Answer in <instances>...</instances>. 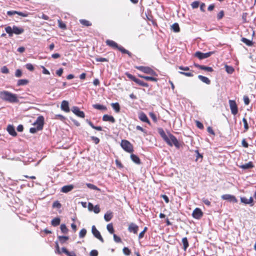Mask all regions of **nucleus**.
<instances>
[{
  "label": "nucleus",
  "instance_id": "nucleus-1",
  "mask_svg": "<svg viewBox=\"0 0 256 256\" xmlns=\"http://www.w3.org/2000/svg\"><path fill=\"white\" fill-rule=\"evenodd\" d=\"M0 98L10 103L18 102L16 94L6 90L0 92Z\"/></svg>",
  "mask_w": 256,
  "mask_h": 256
},
{
  "label": "nucleus",
  "instance_id": "nucleus-2",
  "mask_svg": "<svg viewBox=\"0 0 256 256\" xmlns=\"http://www.w3.org/2000/svg\"><path fill=\"white\" fill-rule=\"evenodd\" d=\"M4 30L10 37L12 36L14 34L16 35L21 34L24 30V28L22 27H18L15 25H14L12 27L10 26H6Z\"/></svg>",
  "mask_w": 256,
  "mask_h": 256
},
{
  "label": "nucleus",
  "instance_id": "nucleus-3",
  "mask_svg": "<svg viewBox=\"0 0 256 256\" xmlns=\"http://www.w3.org/2000/svg\"><path fill=\"white\" fill-rule=\"evenodd\" d=\"M106 42L108 46L118 50L122 54H128V56L130 57L132 56V54L128 50H126L122 46H118V44L116 42H114L112 40H106Z\"/></svg>",
  "mask_w": 256,
  "mask_h": 256
},
{
  "label": "nucleus",
  "instance_id": "nucleus-4",
  "mask_svg": "<svg viewBox=\"0 0 256 256\" xmlns=\"http://www.w3.org/2000/svg\"><path fill=\"white\" fill-rule=\"evenodd\" d=\"M135 68L146 74H149L156 76H158V74L156 73V72L148 66H136Z\"/></svg>",
  "mask_w": 256,
  "mask_h": 256
},
{
  "label": "nucleus",
  "instance_id": "nucleus-5",
  "mask_svg": "<svg viewBox=\"0 0 256 256\" xmlns=\"http://www.w3.org/2000/svg\"><path fill=\"white\" fill-rule=\"evenodd\" d=\"M168 137L169 143H166L168 145H169L170 146H172L174 145L177 148H180V144L174 136L170 133H168Z\"/></svg>",
  "mask_w": 256,
  "mask_h": 256
},
{
  "label": "nucleus",
  "instance_id": "nucleus-6",
  "mask_svg": "<svg viewBox=\"0 0 256 256\" xmlns=\"http://www.w3.org/2000/svg\"><path fill=\"white\" fill-rule=\"evenodd\" d=\"M120 146L126 152H132L134 151L132 145L127 140H122L121 142Z\"/></svg>",
  "mask_w": 256,
  "mask_h": 256
},
{
  "label": "nucleus",
  "instance_id": "nucleus-7",
  "mask_svg": "<svg viewBox=\"0 0 256 256\" xmlns=\"http://www.w3.org/2000/svg\"><path fill=\"white\" fill-rule=\"evenodd\" d=\"M34 126H36V128L38 130H42L43 129L44 125V118L42 116H38L36 120L33 124Z\"/></svg>",
  "mask_w": 256,
  "mask_h": 256
},
{
  "label": "nucleus",
  "instance_id": "nucleus-8",
  "mask_svg": "<svg viewBox=\"0 0 256 256\" xmlns=\"http://www.w3.org/2000/svg\"><path fill=\"white\" fill-rule=\"evenodd\" d=\"M214 52H209L206 53H203L198 51L194 54V56L200 60H203L210 57L212 54H214Z\"/></svg>",
  "mask_w": 256,
  "mask_h": 256
},
{
  "label": "nucleus",
  "instance_id": "nucleus-9",
  "mask_svg": "<svg viewBox=\"0 0 256 256\" xmlns=\"http://www.w3.org/2000/svg\"><path fill=\"white\" fill-rule=\"evenodd\" d=\"M92 232L94 236L99 240L102 242H104V240L100 232L96 229L95 226H92Z\"/></svg>",
  "mask_w": 256,
  "mask_h": 256
},
{
  "label": "nucleus",
  "instance_id": "nucleus-10",
  "mask_svg": "<svg viewBox=\"0 0 256 256\" xmlns=\"http://www.w3.org/2000/svg\"><path fill=\"white\" fill-rule=\"evenodd\" d=\"M221 198L222 200H226L230 202L236 203L238 202L235 196L230 194H223Z\"/></svg>",
  "mask_w": 256,
  "mask_h": 256
},
{
  "label": "nucleus",
  "instance_id": "nucleus-11",
  "mask_svg": "<svg viewBox=\"0 0 256 256\" xmlns=\"http://www.w3.org/2000/svg\"><path fill=\"white\" fill-rule=\"evenodd\" d=\"M229 104L232 114L236 115L238 112V108L236 102L234 100H229Z\"/></svg>",
  "mask_w": 256,
  "mask_h": 256
},
{
  "label": "nucleus",
  "instance_id": "nucleus-12",
  "mask_svg": "<svg viewBox=\"0 0 256 256\" xmlns=\"http://www.w3.org/2000/svg\"><path fill=\"white\" fill-rule=\"evenodd\" d=\"M72 111L78 116L82 118H84V112L81 111L78 106H73L72 108Z\"/></svg>",
  "mask_w": 256,
  "mask_h": 256
},
{
  "label": "nucleus",
  "instance_id": "nucleus-13",
  "mask_svg": "<svg viewBox=\"0 0 256 256\" xmlns=\"http://www.w3.org/2000/svg\"><path fill=\"white\" fill-rule=\"evenodd\" d=\"M203 215L202 210L199 208H196L192 212V216L196 219H200Z\"/></svg>",
  "mask_w": 256,
  "mask_h": 256
},
{
  "label": "nucleus",
  "instance_id": "nucleus-14",
  "mask_svg": "<svg viewBox=\"0 0 256 256\" xmlns=\"http://www.w3.org/2000/svg\"><path fill=\"white\" fill-rule=\"evenodd\" d=\"M15 14H17L20 16L23 17H26L28 16V14L27 12H18L16 10H10L7 12V14L9 16H13Z\"/></svg>",
  "mask_w": 256,
  "mask_h": 256
},
{
  "label": "nucleus",
  "instance_id": "nucleus-15",
  "mask_svg": "<svg viewBox=\"0 0 256 256\" xmlns=\"http://www.w3.org/2000/svg\"><path fill=\"white\" fill-rule=\"evenodd\" d=\"M194 65L195 67L202 70H204L208 72H212L214 71V70L212 67L207 66L204 65H200L196 63H194Z\"/></svg>",
  "mask_w": 256,
  "mask_h": 256
},
{
  "label": "nucleus",
  "instance_id": "nucleus-16",
  "mask_svg": "<svg viewBox=\"0 0 256 256\" xmlns=\"http://www.w3.org/2000/svg\"><path fill=\"white\" fill-rule=\"evenodd\" d=\"M138 226L134 223H130L128 228V230L130 232H133L134 234L138 233Z\"/></svg>",
  "mask_w": 256,
  "mask_h": 256
},
{
  "label": "nucleus",
  "instance_id": "nucleus-17",
  "mask_svg": "<svg viewBox=\"0 0 256 256\" xmlns=\"http://www.w3.org/2000/svg\"><path fill=\"white\" fill-rule=\"evenodd\" d=\"M138 118L141 121L146 122L149 125H150V121L144 112H142L139 114Z\"/></svg>",
  "mask_w": 256,
  "mask_h": 256
},
{
  "label": "nucleus",
  "instance_id": "nucleus-18",
  "mask_svg": "<svg viewBox=\"0 0 256 256\" xmlns=\"http://www.w3.org/2000/svg\"><path fill=\"white\" fill-rule=\"evenodd\" d=\"M158 134H160L161 137L163 138V140L166 142L169 143V140H168V136L164 130L162 128H158Z\"/></svg>",
  "mask_w": 256,
  "mask_h": 256
},
{
  "label": "nucleus",
  "instance_id": "nucleus-19",
  "mask_svg": "<svg viewBox=\"0 0 256 256\" xmlns=\"http://www.w3.org/2000/svg\"><path fill=\"white\" fill-rule=\"evenodd\" d=\"M74 188V186L73 184L64 186L61 188L60 192L64 193H68L72 191Z\"/></svg>",
  "mask_w": 256,
  "mask_h": 256
},
{
  "label": "nucleus",
  "instance_id": "nucleus-20",
  "mask_svg": "<svg viewBox=\"0 0 256 256\" xmlns=\"http://www.w3.org/2000/svg\"><path fill=\"white\" fill-rule=\"evenodd\" d=\"M60 108L62 110L66 112H68L70 111L68 102L66 100H64L62 102Z\"/></svg>",
  "mask_w": 256,
  "mask_h": 256
},
{
  "label": "nucleus",
  "instance_id": "nucleus-21",
  "mask_svg": "<svg viewBox=\"0 0 256 256\" xmlns=\"http://www.w3.org/2000/svg\"><path fill=\"white\" fill-rule=\"evenodd\" d=\"M240 201L242 203H244L245 204H249L251 206L254 205V199L252 197H250L249 199H248L245 197H242L240 198Z\"/></svg>",
  "mask_w": 256,
  "mask_h": 256
},
{
  "label": "nucleus",
  "instance_id": "nucleus-22",
  "mask_svg": "<svg viewBox=\"0 0 256 256\" xmlns=\"http://www.w3.org/2000/svg\"><path fill=\"white\" fill-rule=\"evenodd\" d=\"M102 120L104 122H110L112 123H114L116 120L112 116L108 114H104L102 117Z\"/></svg>",
  "mask_w": 256,
  "mask_h": 256
},
{
  "label": "nucleus",
  "instance_id": "nucleus-23",
  "mask_svg": "<svg viewBox=\"0 0 256 256\" xmlns=\"http://www.w3.org/2000/svg\"><path fill=\"white\" fill-rule=\"evenodd\" d=\"M7 130L8 133L13 136H15L17 135L14 126L12 125H8V126Z\"/></svg>",
  "mask_w": 256,
  "mask_h": 256
},
{
  "label": "nucleus",
  "instance_id": "nucleus-24",
  "mask_svg": "<svg viewBox=\"0 0 256 256\" xmlns=\"http://www.w3.org/2000/svg\"><path fill=\"white\" fill-rule=\"evenodd\" d=\"M254 166L252 162H249L248 163L242 164L240 166V168L243 170H248L254 168Z\"/></svg>",
  "mask_w": 256,
  "mask_h": 256
},
{
  "label": "nucleus",
  "instance_id": "nucleus-25",
  "mask_svg": "<svg viewBox=\"0 0 256 256\" xmlns=\"http://www.w3.org/2000/svg\"><path fill=\"white\" fill-rule=\"evenodd\" d=\"M130 158L132 160L137 164H140L141 162L140 158L138 156L134 154H132L130 155Z\"/></svg>",
  "mask_w": 256,
  "mask_h": 256
},
{
  "label": "nucleus",
  "instance_id": "nucleus-26",
  "mask_svg": "<svg viewBox=\"0 0 256 256\" xmlns=\"http://www.w3.org/2000/svg\"><path fill=\"white\" fill-rule=\"evenodd\" d=\"M198 78L202 82H204L207 84H210V80L206 76H203L202 75H198Z\"/></svg>",
  "mask_w": 256,
  "mask_h": 256
},
{
  "label": "nucleus",
  "instance_id": "nucleus-27",
  "mask_svg": "<svg viewBox=\"0 0 256 256\" xmlns=\"http://www.w3.org/2000/svg\"><path fill=\"white\" fill-rule=\"evenodd\" d=\"M60 219L58 217L54 218L51 221V224L54 226H56L60 224Z\"/></svg>",
  "mask_w": 256,
  "mask_h": 256
},
{
  "label": "nucleus",
  "instance_id": "nucleus-28",
  "mask_svg": "<svg viewBox=\"0 0 256 256\" xmlns=\"http://www.w3.org/2000/svg\"><path fill=\"white\" fill-rule=\"evenodd\" d=\"M92 107L95 109L101 110H107L106 106L100 104H94L92 105Z\"/></svg>",
  "mask_w": 256,
  "mask_h": 256
},
{
  "label": "nucleus",
  "instance_id": "nucleus-29",
  "mask_svg": "<svg viewBox=\"0 0 256 256\" xmlns=\"http://www.w3.org/2000/svg\"><path fill=\"white\" fill-rule=\"evenodd\" d=\"M112 212H108L104 215V218L106 222H109L112 218Z\"/></svg>",
  "mask_w": 256,
  "mask_h": 256
},
{
  "label": "nucleus",
  "instance_id": "nucleus-30",
  "mask_svg": "<svg viewBox=\"0 0 256 256\" xmlns=\"http://www.w3.org/2000/svg\"><path fill=\"white\" fill-rule=\"evenodd\" d=\"M28 83V80L26 79L18 80L17 82V86H25Z\"/></svg>",
  "mask_w": 256,
  "mask_h": 256
},
{
  "label": "nucleus",
  "instance_id": "nucleus-31",
  "mask_svg": "<svg viewBox=\"0 0 256 256\" xmlns=\"http://www.w3.org/2000/svg\"><path fill=\"white\" fill-rule=\"evenodd\" d=\"M182 243L183 244V249L184 250H186L189 246L188 240L186 237L182 238Z\"/></svg>",
  "mask_w": 256,
  "mask_h": 256
},
{
  "label": "nucleus",
  "instance_id": "nucleus-32",
  "mask_svg": "<svg viewBox=\"0 0 256 256\" xmlns=\"http://www.w3.org/2000/svg\"><path fill=\"white\" fill-rule=\"evenodd\" d=\"M111 106L116 112H119L120 111V106L118 102L112 103Z\"/></svg>",
  "mask_w": 256,
  "mask_h": 256
},
{
  "label": "nucleus",
  "instance_id": "nucleus-33",
  "mask_svg": "<svg viewBox=\"0 0 256 256\" xmlns=\"http://www.w3.org/2000/svg\"><path fill=\"white\" fill-rule=\"evenodd\" d=\"M242 42L246 44L248 46H252L253 44V42L252 40H250L246 38H242L241 40Z\"/></svg>",
  "mask_w": 256,
  "mask_h": 256
},
{
  "label": "nucleus",
  "instance_id": "nucleus-34",
  "mask_svg": "<svg viewBox=\"0 0 256 256\" xmlns=\"http://www.w3.org/2000/svg\"><path fill=\"white\" fill-rule=\"evenodd\" d=\"M58 239L60 244H64L69 239L68 236H58Z\"/></svg>",
  "mask_w": 256,
  "mask_h": 256
},
{
  "label": "nucleus",
  "instance_id": "nucleus-35",
  "mask_svg": "<svg viewBox=\"0 0 256 256\" xmlns=\"http://www.w3.org/2000/svg\"><path fill=\"white\" fill-rule=\"evenodd\" d=\"M135 82L137 84H138V85H140V86H144V87L148 88L149 86V85L148 83L144 82L140 80L138 78L136 79Z\"/></svg>",
  "mask_w": 256,
  "mask_h": 256
},
{
  "label": "nucleus",
  "instance_id": "nucleus-36",
  "mask_svg": "<svg viewBox=\"0 0 256 256\" xmlns=\"http://www.w3.org/2000/svg\"><path fill=\"white\" fill-rule=\"evenodd\" d=\"M172 29L174 32H178L180 31L179 25L178 23H174L172 26Z\"/></svg>",
  "mask_w": 256,
  "mask_h": 256
},
{
  "label": "nucleus",
  "instance_id": "nucleus-37",
  "mask_svg": "<svg viewBox=\"0 0 256 256\" xmlns=\"http://www.w3.org/2000/svg\"><path fill=\"white\" fill-rule=\"evenodd\" d=\"M60 228L62 231V232L64 234H67L68 231V230L66 228L65 224H62L60 225Z\"/></svg>",
  "mask_w": 256,
  "mask_h": 256
},
{
  "label": "nucleus",
  "instance_id": "nucleus-38",
  "mask_svg": "<svg viewBox=\"0 0 256 256\" xmlns=\"http://www.w3.org/2000/svg\"><path fill=\"white\" fill-rule=\"evenodd\" d=\"M86 185L90 189L94 190H98V191L100 190V189L99 188H98L96 186H95V185H94L93 184H90V183H87L86 184Z\"/></svg>",
  "mask_w": 256,
  "mask_h": 256
},
{
  "label": "nucleus",
  "instance_id": "nucleus-39",
  "mask_svg": "<svg viewBox=\"0 0 256 256\" xmlns=\"http://www.w3.org/2000/svg\"><path fill=\"white\" fill-rule=\"evenodd\" d=\"M225 68L226 72L228 74H231L234 72V68L232 66L226 65Z\"/></svg>",
  "mask_w": 256,
  "mask_h": 256
},
{
  "label": "nucleus",
  "instance_id": "nucleus-40",
  "mask_svg": "<svg viewBox=\"0 0 256 256\" xmlns=\"http://www.w3.org/2000/svg\"><path fill=\"white\" fill-rule=\"evenodd\" d=\"M86 230L85 229V228H82L80 230V233H79V237L80 238H84L86 234Z\"/></svg>",
  "mask_w": 256,
  "mask_h": 256
},
{
  "label": "nucleus",
  "instance_id": "nucleus-41",
  "mask_svg": "<svg viewBox=\"0 0 256 256\" xmlns=\"http://www.w3.org/2000/svg\"><path fill=\"white\" fill-rule=\"evenodd\" d=\"M106 228L108 230L109 232L111 234H114V229L113 228L112 224V223L108 224L106 226Z\"/></svg>",
  "mask_w": 256,
  "mask_h": 256
},
{
  "label": "nucleus",
  "instance_id": "nucleus-42",
  "mask_svg": "<svg viewBox=\"0 0 256 256\" xmlns=\"http://www.w3.org/2000/svg\"><path fill=\"white\" fill-rule=\"evenodd\" d=\"M80 22L84 26H88L92 25V24L89 21L86 20H80Z\"/></svg>",
  "mask_w": 256,
  "mask_h": 256
},
{
  "label": "nucleus",
  "instance_id": "nucleus-43",
  "mask_svg": "<svg viewBox=\"0 0 256 256\" xmlns=\"http://www.w3.org/2000/svg\"><path fill=\"white\" fill-rule=\"evenodd\" d=\"M123 253L126 256L130 255L131 253L130 250L127 247H124L122 250Z\"/></svg>",
  "mask_w": 256,
  "mask_h": 256
},
{
  "label": "nucleus",
  "instance_id": "nucleus-44",
  "mask_svg": "<svg viewBox=\"0 0 256 256\" xmlns=\"http://www.w3.org/2000/svg\"><path fill=\"white\" fill-rule=\"evenodd\" d=\"M178 73L188 77H192L194 74L190 72H178Z\"/></svg>",
  "mask_w": 256,
  "mask_h": 256
},
{
  "label": "nucleus",
  "instance_id": "nucleus-45",
  "mask_svg": "<svg viewBox=\"0 0 256 256\" xmlns=\"http://www.w3.org/2000/svg\"><path fill=\"white\" fill-rule=\"evenodd\" d=\"M52 207L54 208H60L62 207V204L58 200H56L54 202Z\"/></svg>",
  "mask_w": 256,
  "mask_h": 256
},
{
  "label": "nucleus",
  "instance_id": "nucleus-46",
  "mask_svg": "<svg viewBox=\"0 0 256 256\" xmlns=\"http://www.w3.org/2000/svg\"><path fill=\"white\" fill-rule=\"evenodd\" d=\"M242 122H244V132L247 131L249 128L248 123L247 122V120L245 118H242Z\"/></svg>",
  "mask_w": 256,
  "mask_h": 256
},
{
  "label": "nucleus",
  "instance_id": "nucleus-47",
  "mask_svg": "<svg viewBox=\"0 0 256 256\" xmlns=\"http://www.w3.org/2000/svg\"><path fill=\"white\" fill-rule=\"evenodd\" d=\"M143 78L145 79L148 81H153V82H157L158 79L152 76H146L145 77H143Z\"/></svg>",
  "mask_w": 256,
  "mask_h": 256
},
{
  "label": "nucleus",
  "instance_id": "nucleus-48",
  "mask_svg": "<svg viewBox=\"0 0 256 256\" xmlns=\"http://www.w3.org/2000/svg\"><path fill=\"white\" fill-rule=\"evenodd\" d=\"M126 75L128 78L133 80L134 82H136V80L137 79V78H136L134 76L132 75V74H130L128 72H126Z\"/></svg>",
  "mask_w": 256,
  "mask_h": 256
},
{
  "label": "nucleus",
  "instance_id": "nucleus-49",
  "mask_svg": "<svg viewBox=\"0 0 256 256\" xmlns=\"http://www.w3.org/2000/svg\"><path fill=\"white\" fill-rule=\"evenodd\" d=\"M147 230H148V228L147 227H144V230L139 234V235H138V238L139 239H141V238H142L144 236V234L146 232Z\"/></svg>",
  "mask_w": 256,
  "mask_h": 256
},
{
  "label": "nucleus",
  "instance_id": "nucleus-50",
  "mask_svg": "<svg viewBox=\"0 0 256 256\" xmlns=\"http://www.w3.org/2000/svg\"><path fill=\"white\" fill-rule=\"evenodd\" d=\"M26 68L30 71H33L34 70V67L32 64L28 63L26 64Z\"/></svg>",
  "mask_w": 256,
  "mask_h": 256
},
{
  "label": "nucleus",
  "instance_id": "nucleus-51",
  "mask_svg": "<svg viewBox=\"0 0 256 256\" xmlns=\"http://www.w3.org/2000/svg\"><path fill=\"white\" fill-rule=\"evenodd\" d=\"M149 116H150V117L152 118V119L153 120V121L154 122H157V118H156V115L154 113V112H150L149 113Z\"/></svg>",
  "mask_w": 256,
  "mask_h": 256
},
{
  "label": "nucleus",
  "instance_id": "nucleus-52",
  "mask_svg": "<svg viewBox=\"0 0 256 256\" xmlns=\"http://www.w3.org/2000/svg\"><path fill=\"white\" fill-rule=\"evenodd\" d=\"M55 244H56V250H55V252L56 254H61V252L60 251V247H59V245H58V242L56 241L55 242Z\"/></svg>",
  "mask_w": 256,
  "mask_h": 256
},
{
  "label": "nucleus",
  "instance_id": "nucleus-53",
  "mask_svg": "<svg viewBox=\"0 0 256 256\" xmlns=\"http://www.w3.org/2000/svg\"><path fill=\"white\" fill-rule=\"evenodd\" d=\"M200 2L198 1H194L191 4V6L193 8H198L199 6Z\"/></svg>",
  "mask_w": 256,
  "mask_h": 256
},
{
  "label": "nucleus",
  "instance_id": "nucleus-54",
  "mask_svg": "<svg viewBox=\"0 0 256 256\" xmlns=\"http://www.w3.org/2000/svg\"><path fill=\"white\" fill-rule=\"evenodd\" d=\"M15 76L16 78L21 77L22 76V71L20 69L16 70L15 72Z\"/></svg>",
  "mask_w": 256,
  "mask_h": 256
},
{
  "label": "nucleus",
  "instance_id": "nucleus-55",
  "mask_svg": "<svg viewBox=\"0 0 256 256\" xmlns=\"http://www.w3.org/2000/svg\"><path fill=\"white\" fill-rule=\"evenodd\" d=\"M1 72L2 74H8L9 70L6 66H4L1 68Z\"/></svg>",
  "mask_w": 256,
  "mask_h": 256
},
{
  "label": "nucleus",
  "instance_id": "nucleus-56",
  "mask_svg": "<svg viewBox=\"0 0 256 256\" xmlns=\"http://www.w3.org/2000/svg\"><path fill=\"white\" fill-rule=\"evenodd\" d=\"M90 138L96 144H98L100 142V139L96 136H92Z\"/></svg>",
  "mask_w": 256,
  "mask_h": 256
},
{
  "label": "nucleus",
  "instance_id": "nucleus-57",
  "mask_svg": "<svg viewBox=\"0 0 256 256\" xmlns=\"http://www.w3.org/2000/svg\"><path fill=\"white\" fill-rule=\"evenodd\" d=\"M224 16V10H220L217 15V19L218 20L222 19L223 18Z\"/></svg>",
  "mask_w": 256,
  "mask_h": 256
},
{
  "label": "nucleus",
  "instance_id": "nucleus-58",
  "mask_svg": "<svg viewBox=\"0 0 256 256\" xmlns=\"http://www.w3.org/2000/svg\"><path fill=\"white\" fill-rule=\"evenodd\" d=\"M39 130H41L37 129L36 126V127L30 128V133H32V134H35L38 131H39Z\"/></svg>",
  "mask_w": 256,
  "mask_h": 256
},
{
  "label": "nucleus",
  "instance_id": "nucleus-59",
  "mask_svg": "<svg viewBox=\"0 0 256 256\" xmlns=\"http://www.w3.org/2000/svg\"><path fill=\"white\" fill-rule=\"evenodd\" d=\"M93 211L95 214H98L100 212V208L98 205L95 206L93 208Z\"/></svg>",
  "mask_w": 256,
  "mask_h": 256
},
{
  "label": "nucleus",
  "instance_id": "nucleus-60",
  "mask_svg": "<svg viewBox=\"0 0 256 256\" xmlns=\"http://www.w3.org/2000/svg\"><path fill=\"white\" fill-rule=\"evenodd\" d=\"M114 240L116 242H120L122 241L120 238L116 236V234H114Z\"/></svg>",
  "mask_w": 256,
  "mask_h": 256
},
{
  "label": "nucleus",
  "instance_id": "nucleus-61",
  "mask_svg": "<svg viewBox=\"0 0 256 256\" xmlns=\"http://www.w3.org/2000/svg\"><path fill=\"white\" fill-rule=\"evenodd\" d=\"M96 62H105L108 61V60L106 58H101V57L96 58Z\"/></svg>",
  "mask_w": 256,
  "mask_h": 256
},
{
  "label": "nucleus",
  "instance_id": "nucleus-62",
  "mask_svg": "<svg viewBox=\"0 0 256 256\" xmlns=\"http://www.w3.org/2000/svg\"><path fill=\"white\" fill-rule=\"evenodd\" d=\"M90 256H98V252L97 250H92L90 251Z\"/></svg>",
  "mask_w": 256,
  "mask_h": 256
},
{
  "label": "nucleus",
  "instance_id": "nucleus-63",
  "mask_svg": "<svg viewBox=\"0 0 256 256\" xmlns=\"http://www.w3.org/2000/svg\"><path fill=\"white\" fill-rule=\"evenodd\" d=\"M55 118L56 119H59L62 121H63L65 120V118L64 117V116H63L62 115L60 114H56L55 116Z\"/></svg>",
  "mask_w": 256,
  "mask_h": 256
},
{
  "label": "nucleus",
  "instance_id": "nucleus-64",
  "mask_svg": "<svg viewBox=\"0 0 256 256\" xmlns=\"http://www.w3.org/2000/svg\"><path fill=\"white\" fill-rule=\"evenodd\" d=\"M244 101L246 105H248L250 104V99L248 96H244Z\"/></svg>",
  "mask_w": 256,
  "mask_h": 256
}]
</instances>
